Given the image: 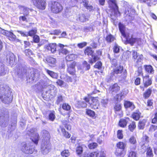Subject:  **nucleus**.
Listing matches in <instances>:
<instances>
[{"instance_id":"f257e3e1","label":"nucleus","mask_w":157,"mask_h":157,"mask_svg":"<svg viewBox=\"0 0 157 157\" xmlns=\"http://www.w3.org/2000/svg\"><path fill=\"white\" fill-rule=\"evenodd\" d=\"M0 99L5 104L10 103L13 99V96L10 88L6 85L0 86Z\"/></svg>"},{"instance_id":"f03ea898","label":"nucleus","mask_w":157,"mask_h":157,"mask_svg":"<svg viewBox=\"0 0 157 157\" xmlns=\"http://www.w3.org/2000/svg\"><path fill=\"white\" fill-rule=\"evenodd\" d=\"M30 73L26 76L27 80L29 82H32L39 79L40 77V72L37 69L32 68L28 72Z\"/></svg>"},{"instance_id":"7ed1b4c3","label":"nucleus","mask_w":157,"mask_h":157,"mask_svg":"<svg viewBox=\"0 0 157 157\" xmlns=\"http://www.w3.org/2000/svg\"><path fill=\"white\" fill-rule=\"evenodd\" d=\"M48 6L51 11L55 13H59L63 9V7L61 4L57 2H52L49 3Z\"/></svg>"},{"instance_id":"20e7f679","label":"nucleus","mask_w":157,"mask_h":157,"mask_svg":"<svg viewBox=\"0 0 157 157\" xmlns=\"http://www.w3.org/2000/svg\"><path fill=\"white\" fill-rule=\"evenodd\" d=\"M9 118V113L8 111L2 113L0 115V125L1 127H6L8 125Z\"/></svg>"},{"instance_id":"39448f33","label":"nucleus","mask_w":157,"mask_h":157,"mask_svg":"<svg viewBox=\"0 0 157 157\" xmlns=\"http://www.w3.org/2000/svg\"><path fill=\"white\" fill-rule=\"evenodd\" d=\"M21 149L23 152L26 154H32L33 151L30 144H27L25 142H23L21 143Z\"/></svg>"},{"instance_id":"423d86ee","label":"nucleus","mask_w":157,"mask_h":157,"mask_svg":"<svg viewBox=\"0 0 157 157\" xmlns=\"http://www.w3.org/2000/svg\"><path fill=\"white\" fill-rule=\"evenodd\" d=\"M27 134L31 137V139L35 144H38L39 137L38 134L35 132L34 129L32 128L30 131L28 130Z\"/></svg>"},{"instance_id":"0eeeda50","label":"nucleus","mask_w":157,"mask_h":157,"mask_svg":"<svg viewBox=\"0 0 157 157\" xmlns=\"http://www.w3.org/2000/svg\"><path fill=\"white\" fill-rule=\"evenodd\" d=\"M84 100L87 103H89L90 106L92 108L94 109H98L99 106V102L98 101L95 99L90 98H84Z\"/></svg>"},{"instance_id":"6e6552de","label":"nucleus","mask_w":157,"mask_h":157,"mask_svg":"<svg viewBox=\"0 0 157 157\" xmlns=\"http://www.w3.org/2000/svg\"><path fill=\"white\" fill-rule=\"evenodd\" d=\"M33 4L38 8L44 10L45 9L46 3L45 0H32Z\"/></svg>"},{"instance_id":"1a4fd4ad","label":"nucleus","mask_w":157,"mask_h":157,"mask_svg":"<svg viewBox=\"0 0 157 157\" xmlns=\"http://www.w3.org/2000/svg\"><path fill=\"white\" fill-rule=\"evenodd\" d=\"M132 36V32L131 31H129L126 33V36L124 37V38H126L128 43L130 44L131 45H133L136 42L140 40V39L133 38Z\"/></svg>"},{"instance_id":"9d476101","label":"nucleus","mask_w":157,"mask_h":157,"mask_svg":"<svg viewBox=\"0 0 157 157\" xmlns=\"http://www.w3.org/2000/svg\"><path fill=\"white\" fill-rule=\"evenodd\" d=\"M51 147L49 143L47 142H43L41 144V151L44 155L48 153L50 151Z\"/></svg>"},{"instance_id":"9b49d317","label":"nucleus","mask_w":157,"mask_h":157,"mask_svg":"<svg viewBox=\"0 0 157 157\" xmlns=\"http://www.w3.org/2000/svg\"><path fill=\"white\" fill-rule=\"evenodd\" d=\"M110 2H112L115 8L113 9V12L111 15V17L112 19L113 20H115V17H113V16L114 15L115 17L117 16L118 15H120V13L118 10V7L116 3V0H109Z\"/></svg>"},{"instance_id":"f8f14e48","label":"nucleus","mask_w":157,"mask_h":157,"mask_svg":"<svg viewBox=\"0 0 157 157\" xmlns=\"http://www.w3.org/2000/svg\"><path fill=\"white\" fill-rule=\"evenodd\" d=\"M50 81L49 79L45 76H43V79H41L38 85L40 86L41 89L46 87L49 84Z\"/></svg>"},{"instance_id":"ddd939ff","label":"nucleus","mask_w":157,"mask_h":157,"mask_svg":"<svg viewBox=\"0 0 157 157\" xmlns=\"http://www.w3.org/2000/svg\"><path fill=\"white\" fill-rule=\"evenodd\" d=\"M75 64L76 63L74 62L67 63V71L70 74L73 75L75 74Z\"/></svg>"},{"instance_id":"4468645a","label":"nucleus","mask_w":157,"mask_h":157,"mask_svg":"<svg viewBox=\"0 0 157 157\" xmlns=\"http://www.w3.org/2000/svg\"><path fill=\"white\" fill-rule=\"evenodd\" d=\"M149 141V137L146 135H143L141 141L140 143V145L142 147L143 149H144V147L145 148L148 145V143Z\"/></svg>"},{"instance_id":"2eb2a0df","label":"nucleus","mask_w":157,"mask_h":157,"mask_svg":"<svg viewBox=\"0 0 157 157\" xmlns=\"http://www.w3.org/2000/svg\"><path fill=\"white\" fill-rule=\"evenodd\" d=\"M75 18L77 21L81 22H84L88 20L85 15L83 13L76 14Z\"/></svg>"},{"instance_id":"dca6fc26","label":"nucleus","mask_w":157,"mask_h":157,"mask_svg":"<svg viewBox=\"0 0 157 157\" xmlns=\"http://www.w3.org/2000/svg\"><path fill=\"white\" fill-rule=\"evenodd\" d=\"M25 66L24 64H18L16 66L15 69L17 72L18 74H23L25 72Z\"/></svg>"},{"instance_id":"f3484780","label":"nucleus","mask_w":157,"mask_h":157,"mask_svg":"<svg viewBox=\"0 0 157 157\" xmlns=\"http://www.w3.org/2000/svg\"><path fill=\"white\" fill-rule=\"evenodd\" d=\"M19 8L22 11L23 13L25 16H27L29 14V11L32 12L33 10L32 9H29L25 6L21 5L19 6Z\"/></svg>"},{"instance_id":"a211bd4d","label":"nucleus","mask_w":157,"mask_h":157,"mask_svg":"<svg viewBox=\"0 0 157 157\" xmlns=\"http://www.w3.org/2000/svg\"><path fill=\"white\" fill-rule=\"evenodd\" d=\"M46 49L54 53L56 50V44L55 43L50 44L45 46Z\"/></svg>"},{"instance_id":"6ab92c4d","label":"nucleus","mask_w":157,"mask_h":157,"mask_svg":"<svg viewBox=\"0 0 157 157\" xmlns=\"http://www.w3.org/2000/svg\"><path fill=\"white\" fill-rule=\"evenodd\" d=\"M141 3H145L148 6L154 5L157 3V0H138Z\"/></svg>"},{"instance_id":"aec40b11","label":"nucleus","mask_w":157,"mask_h":157,"mask_svg":"<svg viewBox=\"0 0 157 157\" xmlns=\"http://www.w3.org/2000/svg\"><path fill=\"white\" fill-rule=\"evenodd\" d=\"M129 142L130 144L133 145V146H130V149L135 150L136 148V144L137 143L136 138L133 136H131L129 139Z\"/></svg>"},{"instance_id":"412c9836","label":"nucleus","mask_w":157,"mask_h":157,"mask_svg":"<svg viewBox=\"0 0 157 157\" xmlns=\"http://www.w3.org/2000/svg\"><path fill=\"white\" fill-rule=\"evenodd\" d=\"M47 63L51 66L54 65L56 62V59L55 58L51 56H48L45 59Z\"/></svg>"},{"instance_id":"4be33fe9","label":"nucleus","mask_w":157,"mask_h":157,"mask_svg":"<svg viewBox=\"0 0 157 157\" xmlns=\"http://www.w3.org/2000/svg\"><path fill=\"white\" fill-rule=\"evenodd\" d=\"M149 76L147 75L143 78V83L144 86L145 87H147L151 84V81L149 78Z\"/></svg>"},{"instance_id":"5701e85b","label":"nucleus","mask_w":157,"mask_h":157,"mask_svg":"<svg viewBox=\"0 0 157 157\" xmlns=\"http://www.w3.org/2000/svg\"><path fill=\"white\" fill-rule=\"evenodd\" d=\"M119 28L122 35L124 37H126L127 32H125V28L124 25L121 23H120L119 24Z\"/></svg>"},{"instance_id":"b1692460","label":"nucleus","mask_w":157,"mask_h":157,"mask_svg":"<svg viewBox=\"0 0 157 157\" xmlns=\"http://www.w3.org/2000/svg\"><path fill=\"white\" fill-rule=\"evenodd\" d=\"M120 89V87L117 83L114 84L109 88V90L112 92L117 93Z\"/></svg>"},{"instance_id":"393cba45","label":"nucleus","mask_w":157,"mask_h":157,"mask_svg":"<svg viewBox=\"0 0 157 157\" xmlns=\"http://www.w3.org/2000/svg\"><path fill=\"white\" fill-rule=\"evenodd\" d=\"M124 106L126 108H129L131 110L135 108V105L132 102L128 101H125Z\"/></svg>"},{"instance_id":"a878e982","label":"nucleus","mask_w":157,"mask_h":157,"mask_svg":"<svg viewBox=\"0 0 157 157\" xmlns=\"http://www.w3.org/2000/svg\"><path fill=\"white\" fill-rule=\"evenodd\" d=\"M7 61L10 64L13 63L15 61V58L14 55L13 54H10L7 57Z\"/></svg>"},{"instance_id":"bb28decb","label":"nucleus","mask_w":157,"mask_h":157,"mask_svg":"<svg viewBox=\"0 0 157 157\" xmlns=\"http://www.w3.org/2000/svg\"><path fill=\"white\" fill-rule=\"evenodd\" d=\"M124 13L126 15L132 16L135 13V10L132 8H126L124 11Z\"/></svg>"},{"instance_id":"cd10ccee","label":"nucleus","mask_w":157,"mask_h":157,"mask_svg":"<svg viewBox=\"0 0 157 157\" xmlns=\"http://www.w3.org/2000/svg\"><path fill=\"white\" fill-rule=\"evenodd\" d=\"M45 70L47 73L53 78H57L58 75L57 73L45 68Z\"/></svg>"},{"instance_id":"c85d7f7f","label":"nucleus","mask_w":157,"mask_h":157,"mask_svg":"<svg viewBox=\"0 0 157 157\" xmlns=\"http://www.w3.org/2000/svg\"><path fill=\"white\" fill-rule=\"evenodd\" d=\"M105 39L108 43H110L115 40V38L112 34H109L106 36Z\"/></svg>"},{"instance_id":"c756f323","label":"nucleus","mask_w":157,"mask_h":157,"mask_svg":"<svg viewBox=\"0 0 157 157\" xmlns=\"http://www.w3.org/2000/svg\"><path fill=\"white\" fill-rule=\"evenodd\" d=\"M141 113L139 111H136L133 113L132 117L133 119L137 121L140 118Z\"/></svg>"},{"instance_id":"7c9ffc66","label":"nucleus","mask_w":157,"mask_h":157,"mask_svg":"<svg viewBox=\"0 0 157 157\" xmlns=\"http://www.w3.org/2000/svg\"><path fill=\"white\" fill-rule=\"evenodd\" d=\"M84 5L86 9L89 10L90 11H92L93 9V7L91 5L88 4V2L87 0H83V1Z\"/></svg>"},{"instance_id":"2f4dec72","label":"nucleus","mask_w":157,"mask_h":157,"mask_svg":"<svg viewBox=\"0 0 157 157\" xmlns=\"http://www.w3.org/2000/svg\"><path fill=\"white\" fill-rule=\"evenodd\" d=\"M84 5L86 9L89 10L90 11H92L93 9V7L91 5L88 4V2L87 0H83V1Z\"/></svg>"},{"instance_id":"473e14b6","label":"nucleus","mask_w":157,"mask_h":157,"mask_svg":"<svg viewBox=\"0 0 157 157\" xmlns=\"http://www.w3.org/2000/svg\"><path fill=\"white\" fill-rule=\"evenodd\" d=\"M99 153L97 152H93L89 153H85L84 157H97Z\"/></svg>"},{"instance_id":"72a5a7b5","label":"nucleus","mask_w":157,"mask_h":157,"mask_svg":"<svg viewBox=\"0 0 157 157\" xmlns=\"http://www.w3.org/2000/svg\"><path fill=\"white\" fill-rule=\"evenodd\" d=\"M77 56L76 55L71 54L66 56V59L67 61H73L77 58Z\"/></svg>"},{"instance_id":"f704fd0d","label":"nucleus","mask_w":157,"mask_h":157,"mask_svg":"<svg viewBox=\"0 0 157 157\" xmlns=\"http://www.w3.org/2000/svg\"><path fill=\"white\" fill-rule=\"evenodd\" d=\"M146 122V121L144 120L141 121H140L138 125V128L140 129H143L144 128Z\"/></svg>"},{"instance_id":"c9c22d12","label":"nucleus","mask_w":157,"mask_h":157,"mask_svg":"<svg viewBox=\"0 0 157 157\" xmlns=\"http://www.w3.org/2000/svg\"><path fill=\"white\" fill-rule=\"evenodd\" d=\"M5 74L4 66L2 63L0 62V76L4 75Z\"/></svg>"},{"instance_id":"e433bc0d","label":"nucleus","mask_w":157,"mask_h":157,"mask_svg":"<svg viewBox=\"0 0 157 157\" xmlns=\"http://www.w3.org/2000/svg\"><path fill=\"white\" fill-rule=\"evenodd\" d=\"M84 52L85 55L91 56L92 55L93 51L92 50L91 48L87 47L85 49Z\"/></svg>"},{"instance_id":"4c0bfd02","label":"nucleus","mask_w":157,"mask_h":157,"mask_svg":"<svg viewBox=\"0 0 157 157\" xmlns=\"http://www.w3.org/2000/svg\"><path fill=\"white\" fill-rule=\"evenodd\" d=\"M127 122L128 121L126 120L121 119L119 121V124L120 127L124 128L126 126Z\"/></svg>"},{"instance_id":"58836bf2","label":"nucleus","mask_w":157,"mask_h":157,"mask_svg":"<svg viewBox=\"0 0 157 157\" xmlns=\"http://www.w3.org/2000/svg\"><path fill=\"white\" fill-rule=\"evenodd\" d=\"M145 70L149 73L152 74L154 73V70L152 67L150 65L146 66L145 67Z\"/></svg>"},{"instance_id":"ea45409f","label":"nucleus","mask_w":157,"mask_h":157,"mask_svg":"<svg viewBox=\"0 0 157 157\" xmlns=\"http://www.w3.org/2000/svg\"><path fill=\"white\" fill-rule=\"evenodd\" d=\"M7 36H8L10 40L12 41L14 40L16 38V36L13 33L9 32Z\"/></svg>"},{"instance_id":"a19ab883","label":"nucleus","mask_w":157,"mask_h":157,"mask_svg":"<svg viewBox=\"0 0 157 157\" xmlns=\"http://www.w3.org/2000/svg\"><path fill=\"white\" fill-rule=\"evenodd\" d=\"M62 109L66 111H70L71 109V106L68 104L64 103L62 104Z\"/></svg>"},{"instance_id":"79ce46f5","label":"nucleus","mask_w":157,"mask_h":157,"mask_svg":"<svg viewBox=\"0 0 157 157\" xmlns=\"http://www.w3.org/2000/svg\"><path fill=\"white\" fill-rule=\"evenodd\" d=\"M86 114L89 116L94 117H95V113L94 111L90 109H86Z\"/></svg>"},{"instance_id":"37998d69","label":"nucleus","mask_w":157,"mask_h":157,"mask_svg":"<svg viewBox=\"0 0 157 157\" xmlns=\"http://www.w3.org/2000/svg\"><path fill=\"white\" fill-rule=\"evenodd\" d=\"M151 89H148L144 93V97L146 99L148 98L151 95Z\"/></svg>"},{"instance_id":"c03bdc74","label":"nucleus","mask_w":157,"mask_h":157,"mask_svg":"<svg viewBox=\"0 0 157 157\" xmlns=\"http://www.w3.org/2000/svg\"><path fill=\"white\" fill-rule=\"evenodd\" d=\"M136 127L135 122H132L128 126V128L129 130L131 132H133Z\"/></svg>"},{"instance_id":"a18cd8bd","label":"nucleus","mask_w":157,"mask_h":157,"mask_svg":"<svg viewBox=\"0 0 157 157\" xmlns=\"http://www.w3.org/2000/svg\"><path fill=\"white\" fill-rule=\"evenodd\" d=\"M86 101H80L78 102V107H86L87 104L86 103Z\"/></svg>"},{"instance_id":"49530a36","label":"nucleus","mask_w":157,"mask_h":157,"mask_svg":"<svg viewBox=\"0 0 157 157\" xmlns=\"http://www.w3.org/2000/svg\"><path fill=\"white\" fill-rule=\"evenodd\" d=\"M147 152L146 154L147 155V157H153V155L152 153V149L150 147H148L147 148Z\"/></svg>"},{"instance_id":"de8ad7c7","label":"nucleus","mask_w":157,"mask_h":157,"mask_svg":"<svg viewBox=\"0 0 157 157\" xmlns=\"http://www.w3.org/2000/svg\"><path fill=\"white\" fill-rule=\"evenodd\" d=\"M123 70V67L119 66V67H117L114 71V74H118L121 73L122 71Z\"/></svg>"},{"instance_id":"09e8293b","label":"nucleus","mask_w":157,"mask_h":157,"mask_svg":"<svg viewBox=\"0 0 157 157\" xmlns=\"http://www.w3.org/2000/svg\"><path fill=\"white\" fill-rule=\"evenodd\" d=\"M43 136L45 138H47L48 139L50 137V135L48 132L47 130H43L41 132Z\"/></svg>"},{"instance_id":"8fccbe9b","label":"nucleus","mask_w":157,"mask_h":157,"mask_svg":"<svg viewBox=\"0 0 157 157\" xmlns=\"http://www.w3.org/2000/svg\"><path fill=\"white\" fill-rule=\"evenodd\" d=\"M133 150L130 149V150L128 151V157H136V153Z\"/></svg>"},{"instance_id":"3c124183","label":"nucleus","mask_w":157,"mask_h":157,"mask_svg":"<svg viewBox=\"0 0 157 157\" xmlns=\"http://www.w3.org/2000/svg\"><path fill=\"white\" fill-rule=\"evenodd\" d=\"M68 53V51L65 48H60L59 49V54L60 55L61 54L66 55Z\"/></svg>"},{"instance_id":"603ef678","label":"nucleus","mask_w":157,"mask_h":157,"mask_svg":"<svg viewBox=\"0 0 157 157\" xmlns=\"http://www.w3.org/2000/svg\"><path fill=\"white\" fill-rule=\"evenodd\" d=\"M62 132H63V135L66 138H69L70 137L71 135L70 134L67 132L65 129L62 128Z\"/></svg>"},{"instance_id":"864d4df0","label":"nucleus","mask_w":157,"mask_h":157,"mask_svg":"<svg viewBox=\"0 0 157 157\" xmlns=\"http://www.w3.org/2000/svg\"><path fill=\"white\" fill-rule=\"evenodd\" d=\"M118 148L120 149H123L126 146L125 144L122 142H119L117 144Z\"/></svg>"},{"instance_id":"5fc2aeb1","label":"nucleus","mask_w":157,"mask_h":157,"mask_svg":"<svg viewBox=\"0 0 157 157\" xmlns=\"http://www.w3.org/2000/svg\"><path fill=\"white\" fill-rule=\"evenodd\" d=\"M62 156L64 157H68L70 155V153L68 150H64L61 152Z\"/></svg>"},{"instance_id":"6e6d98bb","label":"nucleus","mask_w":157,"mask_h":157,"mask_svg":"<svg viewBox=\"0 0 157 157\" xmlns=\"http://www.w3.org/2000/svg\"><path fill=\"white\" fill-rule=\"evenodd\" d=\"M113 52L115 53H118L119 52V46L116 44H115L113 48Z\"/></svg>"},{"instance_id":"4d7b16f0","label":"nucleus","mask_w":157,"mask_h":157,"mask_svg":"<svg viewBox=\"0 0 157 157\" xmlns=\"http://www.w3.org/2000/svg\"><path fill=\"white\" fill-rule=\"evenodd\" d=\"M108 102V100L107 98H103L101 101V105L104 107H105Z\"/></svg>"},{"instance_id":"13d9d810","label":"nucleus","mask_w":157,"mask_h":157,"mask_svg":"<svg viewBox=\"0 0 157 157\" xmlns=\"http://www.w3.org/2000/svg\"><path fill=\"white\" fill-rule=\"evenodd\" d=\"M63 96L61 95H59L57 97V99L56 101V103L58 105L61 102H63Z\"/></svg>"},{"instance_id":"bf43d9fd","label":"nucleus","mask_w":157,"mask_h":157,"mask_svg":"<svg viewBox=\"0 0 157 157\" xmlns=\"http://www.w3.org/2000/svg\"><path fill=\"white\" fill-rule=\"evenodd\" d=\"M93 58L89 60V63L91 64H92L94 62H95L98 59V58L97 56H92Z\"/></svg>"},{"instance_id":"052dcab7","label":"nucleus","mask_w":157,"mask_h":157,"mask_svg":"<svg viewBox=\"0 0 157 157\" xmlns=\"http://www.w3.org/2000/svg\"><path fill=\"white\" fill-rule=\"evenodd\" d=\"M24 52L27 56H30L33 54L32 51L29 49L25 50Z\"/></svg>"},{"instance_id":"680f3d73","label":"nucleus","mask_w":157,"mask_h":157,"mask_svg":"<svg viewBox=\"0 0 157 157\" xmlns=\"http://www.w3.org/2000/svg\"><path fill=\"white\" fill-rule=\"evenodd\" d=\"M97 146V144L96 143H93L90 144L88 147L90 149H93L96 148Z\"/></svg>"},{"instance_id":"e2e57ef3","label":"nucleus","mask_w":157,"mask_h":157,"mask_svg":"<svg viewBox=\"0 0 157 157\" xmlns=\"http://www.w3.org/2000/svg\"><path fill=\"white\" fill-rule=\"evenodd\" d=\"M36 33V30L35 29H32L29 32H27V33L28 34L27 35V36H34Z\"/></svg>"},{"instance_id":"0e129e2a","label":"nucleus","mask_w":157,"mask_h":157,"mask_svg":"<svg viewBox=\"0 0 157 157\" xmlns=\"http://www.w3.org/2000/svg\"><path fill=\"white\" fill-rule=\"evenodd\" d=\"M117 136L118 138L119 139H122L123 137L122 131L119 130L117 131Z\"/></svg>"},{"instance_id":"69168bd1","label":"nucleus","mask_w":157,"mask_h":157,"mask_svg":"<svg viewBox=\"0 0 157 157\" xmlns=\"http://www.w3.org/2000/svg\"><path fill=\"white\" fill-rule=\"evenodd\" d=\"M9 31L2 29L0 27V33L7 36Z\"/></svg>"},{"instance_id":"338daca9","label":"nucleus","mask_w":157,"mask_h":157,"mask_svg":"<svg viewBox=\"0 0 157 157\" xmlns=\"http://www.w3.org/2000/svg\"><path fill=\"white\" fill-rule=\"evenodd\" d=\"M82 147L79 146L77 148L76 151L78 155L81 154L82 153Z\"/></svg>"},{"instance_id":"774afa93","label":"nucleus","mask_w":157,"mask_h":157,"mask_svg":"<svg viewBox=\"0 0 157 157\" xmlns=\"http://www.w3.org/2000/svg\"><path fill=\"white\" fill-rule=\"evenodd\" d=\"M121 106L120 104H116L114 107L115 112L121 110Z\"/></svg>"}]
</instances>
